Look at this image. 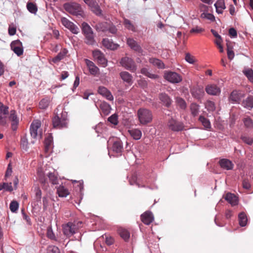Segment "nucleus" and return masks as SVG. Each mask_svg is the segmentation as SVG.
I'll return each mask as SVG.
<instances>
[{"label": "nucleus", "mask_w": 253, "mask_h": 253, "mask_svg": "<svg viewBox=\"0 0 253 253\" xmlns=\"http://www.w3.org/2000/svg\"><path fill=\"white\" fill-rule=\"evenodd\" d=\"M42 123L39 120H34L31 124L30 131L32 137L31 143L34 144L38 139H41L42 135Z\"/></svg>", "instance_id": "1"}, {"label": "nucleus", "mask_w": 253, "mask_h": 253, "mask_svg": "<svg viewBox=\"0 0 253 253\" xmlns=\"http://www.w3.org/2000/svg\"><path fill=\"white\" fill-rule=\"evenodd\" d=\"M82 32L85 37L84 42L88 45H93L95 42L94 35L92 28L85 22L82 24Z\"/></svg>", "instance_id": "2"}, {"label": "nucleus", "mask_w": 253, "mask_h": 253, "mask_svg": "<svg viewBox=\"0 0 253 253\" xmlns=\"http://www.w3.org/2000/svg\"><path fill=\"white\" fill-rule=\"evenodd\" d=\"M137 116L140 124L142 125L151 123L153 119L151 111L145 108L139 109L137 111Z\"/></svg>", "instance_id": "3"}, {"label": "nucleus", "mask_w": 253, "mask_h": 253, "mask_svg": "<svg viewBox=\"0 0 253 253\" xmlns=\"http://www.w3.org/2000/svg\"><path fill=\"white\" fill-rule=\"evenodd\" d=\"M52 125L54 128L61 129L68 126V120L62 114H56L52 118Z\"/></svg>", "instance_id": "4"}, {"label": "nucleus", "mask_w": 253, "mask_h": 253, "mask_svg": "<svg viewBox=\"0 0 253 253\" xmlns=\"http://www.w3.org/2000/svg\"><path fill=\"white\" fill-rule=\"evenodd\" d=\"M62 231L65 236L70 237L78 232V224H74L72 222H69L62 225Z\"/></svg>", "instance_id": "5"}, {"label": "nucleus", "mask_w": 253, "mask_h": 253, "mask_svg": "<svg viewBox=\"0 0 253 253\" xmlns=\"http://www.w3.org/2000/svg\"><path fill=\"white\" fill-rule=\"evenodd\" d=\"M63 7L66 11L73 15H81L82 13L80 5L75 2L66 3L63 5Z\"/></svg>", "instance_id": "6"}, {"label": "nucleus", "mask_w": 253, "mask_h": 253, "mask_svg": "<svg viewBox=\"0 0 253 253\" xmlns=\"http://www.w3.org/2000/svg\"><path fill=\"white\" fill-rule=\"evenodd\" d=\"M120 63L123 67L132 72H134L136 70V65L131 58L124 57L121 59Z\"/></svg>", "instance_id": "7"}, {"label": "nucleus", "mask_w": 253, "mask_h": 253, "mask_svg": "<svg viewBox=\"0 0 253 253\" xmlns=\"http://www.w3.org/2000/svg\"><path fill=\"white\" fill-rule=\"evenodd\" d=\"M168 128L173 131H179L183 130L184 126L182 123L178 122L173 118L169 119L167 123Z\"/></svg>", "instance_id": "8"}, {"label": "nucleus", "mask_w": 253, "mask_h": 253, "mask_svg": "<svg viewBox=\"0 0 253 253\" xmlns=\"http://www.w3.org/2000/svg\"><path fill=\"white\" fill-rule=\"evenodd\" d=\"M165 78L168 81L173 83L177 84L181 82L182 77L178 74L174 72H168L165 73Z\"/></svg>", "instance_id": "9"}, {"label": "nucleus", "mask_w": 253, "mask_h": 253, "mask_svg": "<svg viewBox=\"0 0 253 253\" xmlns=\"http://www.w3.org/2000/svg\"><path fill=\"white\" fill-rule=\"evenodd\" d=\"M61 22L64 26L69 29L72 33L77 34L79 33V28L67 18L65 17L61 18Z\"/></svg>", "instance_id": "10"}, {"label": "nucleus", "mask_w": 253, "mask_h": 253, "mask_svg": "<svg viewBox=\"0 0 253 253\" xmlns=\"http://www.w3.org/2000/svg\"><path fill=\"white\" fill-rule=\"evenodd\" d=\"M8 114V107L0 102V125L5 126L7 124L6 115Z\"/></svg>", "instance_id": "11"}, {"label": "nucleus", "mask_w": 253, "mask_h": 253, "mask_svg": "<svg viewBox=\"0 0 253 253\" xmlns=\"http://www.w3.org/2000/svg\"><path fill=\"white\" fill-rule=\"evenodd\" d=\"M92 55L94 58L97 60L99 64H101L103 67L107 66V61L104 57V54L100 50L93 51Z\"/></svg>", "instance_id": "12"}, {"label": "nucleus", "mask_w": 253, "mask_h": 253, "mask_svg": "<svg viewBox=\"0 0 253 253\" xmlns=\"http://www.w3.org/2000/svg\"><path fill=\"white\" fill-rule=\"evenodd\" d=\"M91 9V10L97 15L101 14V10L95 0H84Z\"/></svg>", "instance_id": "13"}, {"label": "nucleus", "mask_w": 253, "mask_h": 253, "mask_svg": "<svg viewBox=\"0 0 253 253\" xmlns=\"http://www.w3.org/2000/svg\"><path fill=\"white\" fill-rule=\"evenodd\" d=\"M245 97V94L241 90H233L230 94L229 99L236 103H240L241 99Z\"/></svg>", "instance_id": "14"}, {"label": "nucleus", "mask_w": 253, "mask_h": 253, "mask_svg": "<svg viewBox=\"0 0 253 253\" xmlns=\"http://www.w3.org/2000/svg\"><path fill=\"white\" fill-rule=\"evenodd\" d=\"M205 90L206 92L211 95H218L220 93V89L216 84H211L206 86Z\"/></svg>", "instance_id": "15"}, {"label": "nucleus", "mask_w": 253, "mask_h": 253, "mask_svg": "<svg viewBox=\"0 0 253 253\" xmlns=\"http://www.w3.org/2000/svg\"><path fill=\"white\" fill-rule=\"evenodd\" d=\"M142 222L146 225H149L154 220V216L152 213L149 211H146L141 215Z\"/></svg>", "instance_id": "16"}, {"label": "nucleus", "mask_w": 253, "mask_h": 253, "mask_svg": "<svg viewBox=\"0 0 253 253\" xmlns=\"http://www.w3.org/2000/svg\"><path fill=\"white\" fill-rule=\"evenodd\" d=\"M218 163L222 169L226 170H231L234 168L233 163L230 160L227 159L220 160Z\"/></svg>", "instance_id": "17"}, {"label": "nucleus", "mask_w": 253, "mask_h": 253, "mask_svg": "<svg viewBox=\"0 0 253 253\" xmlns=\"http://www.w3.org/2000/svg\"><path fill=\"white\" fill-rule=\"evenodd\" d=\"M113 151L116 153L121 154L123 150V143L121 140L116 139L114 141L112 147Z\"/></svg>", "instance_id": "18"}, {"label": "nucleus", "mask_w": 253, "mask_h": 253, "mask_svg": "<svg viewBox=\"0 0 253 253\" xmlns=\"http://www.w3.org/2000/svg\"><path fill=\"white\" fill-rule=\"evenodd\" d=\"M84 60L90 74L96 75L99 72V68L91 61L87 59Z\"/></svg>", "instance_id": "19"}, {"label": "nucleus", "mask_w": 253, "mask_h": 253, "mask_svg": "<svg viewBox=\"0 0 253 253\" xmlns=\"http://www.w3.org/2000/svg\"><path fill=\"white\" fill-rule=\"evenodd\" d=\"M98 92L103 96H105L108 100L112 101L114 99L111 92L105 87L100 86L98 88Z\"/></svg>", "instance_id": "20"}, {"label": "nucleus", "mask_w": 253, "mask_h": 253, "mask_svg": "<svg viewBox=\"0 0 253 253\" xmlns=\"http://www.w3.org/2000/svg\"><path fill=\"white\" fill-rule=\"evenodd\" d=\"M159 98L162 103L166 107H169L170 106L172 100L167 94L161 93L159 94Z\"/></svg>", "instance_id": "21"}, {"label": "nucleus", "mask_w": 253, "mask_h": 253, "mask_svg": "<svg viewBox=\"0 0 253 253\" xmlns=\"http://www.w3.org/2000/svg\"><path fill=\"white\" fill-rule=\"evenodd\" d=\"M192 96L197 99L201 98L204 94L203 87L199 86L193 87L191 90Z\"/></svg>", "instance_id": "22"}, {"label": "nucleus", "mask_w": 253, "mask_h": 253, "mask_svg": "<svg viewBox=\"0 0 253 253\" xmlns=\"http://www.w3.org/2000/svg\"><path fill=\"white\" fill-rule=\"evenodd\" d=\"M103 45L108 49L111 50H115L118 48L119 45L114 43L112 41H110L108 39H104L102 40Z\"/></svg>", "instance_id": "23"}, {"label": "nucleus", "mask_w": 253, "mask_h": 253, "mask_svg": "<svg viewBox=\"0 0 253 253\" xmlns=\"http://www.w3.org/2000/svg\"><path fill=\"white\" fill-rule=\"evenodd\" d=\"M225 199L232 206H236L238 204V197L234 194L227 193L225 196Z\"/></svg>", "instance_id": "24"}, {"label": "nucleus", "mask_w": 253, "mask_h": 253, "mask_svg": "<svg viewBox=\"0 0 253 253\" xmlns=\"http://www.w3.org/2000/svg\"><path fill=\"white\" fill-rule=\"evenodd\" d=\"M31 144H32L31 143V141L30 142H28L27 136L26 135H24L21 137L20 141V147L23 151H27Z\"/></svg>", "instance_id": "25"}, {"label": "nucleus", "mask_w": 253, "mask_h": 253, "mask_svg": "<svg viewBox=\"0 0 253 253\" xmlns=\"http://www.w3.org/2000/svg\"><path fill=\"white\" fill-rule=\"evenodd\" d=\"M68 53V50L66 48H63L60 52L54 58L52 59V61L54 63H58L63 59Z\"/></svg>", "instance_id": "26"}, {"label": "nucleus", "mask_w": 253, "mask_h": 253, "mask_svg": "<svg viewBox=\"0 0 253 253\" xmlns=\"http://www.w3.org/2000/svg\"><path fill=\"white\" fill-rule=\"evenodd\" d=\"M126 43L131 49L138 52H140L141 50L140 46L133 39H127Z\"/></svg>", "instance_id": "27"}, {"label": "nucleus", "mask_w": 253, "mask_h": 253, "mask_svg": "<svg viewBox=\"0 0 253 253\" xmlns=\"http://www.w3.org/2000/svg\"><path fill=\"white\" fill-rule=\"evenodd\" d=\"M129 134L134 139L139 140L142 136L141 131L138 128H133L128 130Z\"/></svg>", "instance_id": "28"}, {"label": "nucleus", "mask_w": 253, "mask_h": 253, "mask_svg": "<svg viewBox=\"0 0 253 253\" xmlns=\"http://www.w3.org/2000/svg\"><path fill=\"white\" fill-rule=\"evenodd\" d=\"M216 12L219 14L223 13V9L226 8L224 0H217L214 4Z\"/></svg>", "instance_id": "29"}, {"label": "nucleus", "mask_w": 253, "mask_h": 253, "mask_svg": "<svg viewBox=\"0 0 253 253\" xmlns=\"http://www.w3.org/2000/svg\"><path fill=\"white\" fill-rule=\"evenodd\" d=\"M57 193L60 197H66L70 194L68 189L63 185H60L57 188Z\"/></svg>", "instance_id": "30"}, {"label": "nucleus", "mask_w": 253, "mask_h": 253, "mask_svg": "<svg viewBox=\"0 0 253 253\" xmlns=\"http://www.w3.org/2000/svg\"><path fill=\"white\" fill-rule=\"evenodd\" d=\"M121 79L124 81L128 84L132 83V77L131 74L126 71H123L120 74Z\"/></svg>", "instance_id": "31"}, {"label": "nucleus", "mask_w": 253, "mask_h": 253, "mask_svg": "<svg viewBox=\"0 0 253 253\" xmlns=\"http://www.w3.org/2000/svg\"><path fill=\"white\" fill-rule=\"evenodd\" d=\"M242 106L245 108L251 109L253 108V96L249 95L242 102Z\"/></svg>", "instance_id": "32"}, {"label": "nucleus", "mask_w": 253, "mask_h": 253, "mask_svg": "<svg viewBox=\"0 0 253 253\" xmlns=\"http://www.w3.org/2000/svg\"><path fill=\"white\" fill-rule=\"evenodd\" d=\"M99 107L105 115H107L110 113L111 107L107 103L105 102H101Z\"/></svg>", "instance_id": "33"}, {"label": "nucleus", "mask_w": 253, "mask_h": 253, "mask_svg": "<svg viewBox=\"0 0 253 253\" xmlns=\"http://www.w3.org/2000/svg\"><path fill=\"white\" fill-rule=\"evenodd\" d=\"M120 236L125 241H127L130 237L129 232L126 229L120 228L118 230Z\"/></svg>", "instance_id": "34"}, {"label": "nucleus", "mask_w": 253, "mask_h": 253, "mask_svg": "<svg viewBox=\"0 0 253 253\" xmlns=\"http://www.w3.org/2000/svg\"><path fill=\"white\" fill-rule=\"evenodd\" d=\"M149 62L153 64L154 66H157L158 68L160 69H164L165 68V65L162 62L161 60H160L159 59L155 58H151L149 59Z\"/></svg>", "instance_id": "35"}, {"label": "nucleus", "mask_w": 253, "mask_h": 253, "mask_svg": "<svg viewBox=\"0 0 253 253\" xmlns=\"http://www.w3.org/2000/svg\"><path fill=\"white\" fill-rule=\"evenodd\" d=\"M108 24L109 23L107 22H100L96 24L95 28L98 32H107Z\"/></svg>", "instance_id": "36"}, {"label": "nucleus", "mask_w": 253, "mask_h": 253, "mask_svg": "<svg viewBox=\"0 0 253 253\" xmlns=\"http://www.w3.org/2000/svg\"><path fill=\"white\" fill-rule=\"evenodd\" d=\"M8 120L12 122L11 127L13 130H16V115L15 111L12 110L10 111V115L8 117Z\"/></svg>", "instance_id": "37"}, {"label": "nucleus", "mask_w": 253, "mask_h": 253, "mask_svg": "<svg viewBox=\"0 0 253 253\" xmlns=\"http://www.w3.org/2000/svg\"><path fill=\"white\" fill-rule=\"evenodd\" d=\"M26 6L28 11L32 14H36L38 11V6L37 4L34 2H28L27 3Z\"/></svg>", "instance_id": "38"}, {"label": "nucleus", "mask_w": 253, "mask_h": 253, "mask_svg": "<svg viewBox=\"0 0 253 253\" xmlns=\"http://www.w3.org/2000/svg\"><path fill=\"white\" fill-rule=\"evenodd\" d=\"M125 27L129 30L136 32V27L128 19H125L124 21Z\"/></svg>", "instance_id": "39"}, {"label": "nucleus", "mask_w": 253, "mask_h": 253, "mask_svg": "<svg viewBox=\"0 0 253 253\" xmlns=\"http://www.w3.org/2000/svg\"><path fill=\"white\" fill-rule=\"evenodd\" d=\"M247 217L245 213L241 212L239 214V222L240 226H245L247 222Z\"/></svg>", "instance_id": "40"}, {"label": "nucleus", "mask_w": 253, "mask_h": 253, "mask_svg": "<svg viewBox=\"0 0 253 253\" xmlns=\"http://www.w3.org/2000/svg\"><path fill=\"white\" fill-rule=\"evenodd\" d=\"M50 182L53 185L58 184V179L55 172H49L47 174Z\"/></svg>", "instance_id": "41"}, {"label": "nucleus", "mask_w": 253, "mask_h": 253, "mask_svg": "<svg viewBox=\"0 0 253 253\" xmlns=\"http://www.w3.org/2000/svg\"><path fill=\"white\" fill-rule=\"evenodd\" d=\"M53 143V138L51 136H47L44 141L45 150L46 151L49 150L52 147Z\"/></svg>", "instance_id": "42"}, {"label": "nucleus", "mask_w": 253, "mask_h": 253, "mask_svg": "<svg viewBox=\"0 0 253 253\" xmlns=\"http://www.w3.org/2000/svg\"><path fill=\"white\" fill-rule=\"evenodd\" d=\"M200 106L198 104L193 103L190 105V110L192 115L195 117L196 116L199 112Z\"/></svg>", "instance_id": "43"}, {"label": "nucleus", "mask_w": 253, "mask_h": 253, "mask_svg": "<svg viewBox=\"0 0 253 253\" xmlns=\"http://www.w3.org/2000/svg\"><path fill=\"white\" fill-rule=\"evenodd\" d=\"M141 74H143L144 75L149 77V78L152 79H155L159 77V76L157 75L150 73L148 71V70L146 68H143L141 69Z\"/></svg>", "instance_id": "44"}, {"label": "nucleus", "mask_w": 253, "mask_h": 253, "mask_svg": "<svg viewBox=\"0 0 253 253\" xmlns=\"http://www.w3.org/2000/svg\"><path fill=\"white\" fill-rule=\"evenodd\" d=\"M199 121L202 124L204 127L207 129L211 128V125L210 121L204 117V116H200L199 118Z\"/></svg>", "instance_id": "45"}, {"label": "nucleus", "mask_w": 253, "mask_h": 253, "mask_svg": "<svg viewBox=\"0 0 253 253\" xmlns=\"http://www.w3.org/2000/svg\"><path fill=\"white\" fill-rule=\"evenodd\" d=\"M50 99L48 98L42 99L39 103V107L42 109H46L49 105Z\"/></svg>", "instance_id": "46"}, {"label": "nucleus", "mask_w": 253, "mask_h": 253, "mask_svg": "<svg viewBox=\"0 0 253 253\" xmlns=\"http://www.w3.org/2000/svg\"><path fill=\"white\" fill-rule=\"evenodd\" d=\"M205 107L209 112H213L215 110V106L214 103L211 100H208L206 102Z\"/></svg>", "instance_id": "47"}, {"label": "nucleus", "mask_w": 253, "mask_h": 253, "mask_svg": "<svg viewBox=\"0 0 253 253\" xmlns=\"http://www.w3.org/2000/svg\"><path fill=\"white\" fill-rule=\"evenodd\" d=\"M4 189L5 191L11 192L13 190V188L12 186V183L10 182L8 183H2L0 185V190Z\"/></svg>", "instance_id": "48"}, {"label": "nucleus", "mask_w": 253, "mask_h": 253, "mask_svg": "<svg viewBox=\"0 0 253 253\" xmlns=\"http://www.w3.org/2000/svg\"><path fill=\"white\" fill-rule=\"evenodd\" d=\"M243 73L248 78L249 80L253 83V70L251 69H248L243 71Z\"/></svg>", "instance_id": "49"}, {"label": "nucleus", "mask_w": 253, "mask_h": 253, "mask_svg": "<svg viewBox=\"0 0 253 253\" xmlns=\"http://www.w3.org/2000/svg\"><path fill=\"white\" fill-rule=\"evenodd\" d=\"M245 126L249 128L253 127V121L252 119L249 117L245 118L243 120Z\"/></svg>", "instance_id": "50"}, {"label": "nucleus", "mask_w": 253, "mask_h": 253, "mask_svg": "<svg viewBox=\"0 0 253 253\" xmlns=\"http://www.w3.org/2000/svg\"><path fill=\"white\" fill-rule=\"evenodd\" d=\"M176 102L178 106L182 109H185L186 107V103L185 100L180 97H177Z\"/></svg>", "instance_id": "51"}, {"label": "nucleus", "mask_w": 253, "mask_h": 253, "mask_svg": "<svg viewBox=\"0 0 253 253\" xmlns=\"http://www.w3.org/2000/svg\"><path fill=\"white\" fill-rule=\"evenodd\" d=\"M47 237L51 240H56V236L53 233L52 229L51 226H49L47 229L46 232Z\"/></svg>", "instance_id": "52"}, {"label": "nucleus", "mask_w": 253, "mask_h": 253, "mask_svg": "<svg viewBox=\"0 0 253 253\" xmlns=\"http://www.w3.org/2000/svg\"><path fill=\"white\" fill-rule=\"evenodd\" d=\"M108 122L111 124L117 125L118 123V116L116 114H113L108 119Z\"/></svg>", "instance_id": "53"}, {"label": "nucleus", "mask_w": 253, "mask_h": 253, "mask_svg": "<svg viewBox=\"0 0 253 253\" xmlns=\"http://www.w3.org/2000/svg\"><path fill=\"white\" fill-rule=\"evenodd\" d=\"M12 172V165L11 163L10 162L7 166V169L5 172V179L6 180L7 178L9 177L10 176H11V173Z\"/></svg>", "instance_id": "54"}, {"label": "nucleus", "mask_w": 253, "mask_h": 253, "mask_svg": "<svg viewBox=\"0 0 253 253\" xmlns=\"http://www.w3.org/2000/svg\"><path fill=\"white\" fill-rule=\"evenodd\" d=\"M242 140L248 145H252L253 143V138L248 136H242Z\"/></svg>", "instance_id": "55"}, {"label": "nucleus", "mask_w": 253, "mask_h": 253, "mask_svg": "<svg viewBox=\"0 0 253 253\" xmlns=\"http://www.w3.org/2000/svg\"><path fill=\"white\" fill-rule=\"evenodd\" d=\"M205 31L204 29L201 28L198 26H196L195 27L191 29L190 30V33H201L202 32H203Z\"/></svg>", "instance_id": "56"}, {"label": "nucleus", "mask_w": 253, "mask_h": 253, "mask_svg": "<svg viewBox=\"0 0 253 253\" xmlns=\"http://www.w3.org/2000/svg\"><path fill=\"white\" fill-rule=\"evenodd\" d=\"M21 44V42L19 40H17V56H18L21 55L23 53V48L18 46Z\"/></svg>", "instance_id": "57"}, {"label": "nucleus", "mask_w": 253, "mask_h": 253, "mask_svg": "<svg viewBox=\"0 0 253 253\" xmlns=\"http://www.w3.org/2000/svg\"><path fill=\"white\" fill-rule=\"evenodd\" d=\"M107 31H109L111 34H115L117 33V29L114 25L109 23L107 27Z\"/></svg>", "instance_id": "58"}, {"label": "nucleus", "mask_w": 253, "mask_h": 253, "mask_svg": "<svg viewBox=\"0 0 253 253\" xmlns=\"http://www.w3.org/2000/svg\"><path fill=\"white\" fill-rule=\"evenodd\" d=\"M47 251V253H60L59 249L56 246H49Z\"/></svg>", "instance_id": "59"}, {"label": "nucleus", "mask_w": 253, "mask_h": 253, "mask_svg": "<svg viewBox=\"0 0 253 253\" xmlns=\"http://www.w3.org/2000/svg\"><path fill=\"white\" fill-rule=\"evenodd\" d=\"M185 59L186 61L189 63L193 64L195 62L194 56L188 53L186 54Z\"/></svg>", "instance_id": "60"}, {"label": "nucleus", "mask_w": 253, "mask_h": 253, "mask_svg": "<svg viewBox=\"0 0 253 253\" xmlns=\"http://www.w3.org/2000/svg\"><path fill=\"white\" fill-rule=\"evenodd\" d=\"M243 187L246 189H249L251 187V184L248 179H244L242 182Z\"/></svg>", "instance_id": "61"}, {"label": "nucleus", "mask_w": 253, "mask_h": 253, "mask_svg": "<svg viewBox=\"0 0 253 253\" xmlns=\"http://www.w3.org/2000/svg\"><path fill=\"white\" fill-rule=\"evenodd\" d=\"M227 56L229 59L232 60L234 57V51L229 48V47L227 48Z\"/></svg>", "instance_id": "62"}, {"label": "nucleus", "mask_w": 253, "mask_h": 253, "mask_svg": "<svg viewBox=\"0 0 253 253\" xmlns=\"http://www.w3.org/2000/svg\"><path fill=\"white\" fill-rule=\"evenodd\" d=\"M229 34L230 37H236L237 36V33L236 30L233 28H231L229 30Z\"/></svg>", "instance_id": "63"}, {"label": "nucleus", "mask_w": 253, "mask_h": 253, "mask_svg": "<svg viewBox=\"0 0 253 253\" xmlns=\"http://www.w3.org/2000/svg\"><path fill=\"white\" fill-rule=\"evenodd\" d=\"M9 209L12 212H16V201L15 200H13L11 202V203L10 204Z\"/></svg>", "instance_id": "64"}]
</instances>
